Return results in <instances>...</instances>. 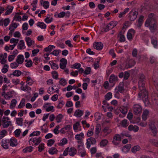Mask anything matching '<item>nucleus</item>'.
<instances>
[{"label": "nucleus", "instance_id": "nucleus-20", "mask_svg": "<svg viewBox=\"0 0 158 158\" xmlns=\"http://www.w3.org/2000/svg\"><path fill=\"white\" fill-rule=\"evenodd\" d=\"M119 110L121 113L123 114V116H121L122 117H124L127 112V107L124 106H122L119 108Z\"/></svg>", "mask_w": 158, "mask_h": 158}, {"label": "nucleus", "instance_id": "nucleus-40", "mask_svg": "<svg viewBox=\"0 0 158 158\" xmlns=\"http://www.w3.org/2000/svg\"><path fill=\"white\" fill-rule=\"evenodd\" d=\"M117 23L118 22L117 21H112L110 22L108 25L110 26V28H111V29H112L117 25Z\"/></svg>", "mask_w": 158, "mask_h": 158}, {"label": "nucleus", "instance_id": "nucleus-18", "mask_svg": "<svg viewBox=\"0 0 158 158\" xmlns=\"http://www.w3.org/2000/svg\"><path fill=\"white\" fill-rule=\"evenodd\" d=\"M10 145L12 147L15 146L18 144L17 139L15 138L12 137L10 140Z\"/></svg>", "mask_w": 158, "mask_h": 158}, {"label": "nucleus", "instance_id": "nucleus-32", "mask_svg": "<svg viewBox=\"0 0 158 158\" xmlns=\"http://www.w3.org/2000/svg\"><path fill=\"white\" fill-rule=\"evenodd\" d=\"M121 125L123 127H126L129 125V122L126 119H124L121 122Z\"/></svg>", "mask_w": 158, "mask_h": 158}, {"label": "nucleus", "instance_id": "nucleus-47", "mask_svg": "<svg viewBox=\"0 0 158 158\" xmlns=\"http://www.w3.org/2000/svg\"><path fill=\"white\" fill-rule=\"evenodd\" d=\"M59 83L60 85L63 86H64L67 84V81L64 78H62L60 80Z\"/></svg>", "mask_w": 158, "mask_h": 158}, {"label": "nucleus", "instance_id": "nucleus-15", "mask_svg": "<svg viewBox=\"0 0 158 158\" xmlns=\"http://www.w3.org/2000/svg\"><path fill=\"white\" fill-rule=\"evenodd\" d=\"M148 27L151 31L152 32H154L156 28V21L152 22Z\"/></svg>", "mask_w": 158, "mask_h": 158}, {"label": "nucleus", "instance_id": "nucleus-37", "mask_svg": "<svg viewBox=\"0 0 158 158\" xmlns=\"http://www.w3.org/2000/svg\"><path fill=\"white\" fill-rule=\"evenodd\" d=\"M101 130V126L100 124H98L97 125L95 129V133L97 135H98L99 134Z\"/></svg>", "mask_w": 158, "mask_h": 158}, {"label": "nucleus", "instance_id": "nucleus-6", "mask_svg": "<svg viewBox=\"0 0 158 158\" xmlns=\"http://www.w3.org/2000/svg\"><path fill=\"white\" fill-rule=\"evenodd\" d=\"M149 128L152 131L151 135L155 136L157 133V131L154 123H151L149 124Z\"/></svg>", "mask_w": 158, "mask_h": 158}, {"label": "nucleus", "instance_id": "nucleus-39", "mask_svg": "<svg viewBox=\"0 0 158 158\" xmlns=\"http://www.w3.org/2000/svg\"><path fill=\"white\" fill-rule=\"evenodd\" d=\"M13 8L14 7L12 6H9L7 8V9L5 13V15H7L10 14L12 12Z\"/></svg>", "mask_w": 158, "mask_h": 158}, {"label": "nucleus", "instance_id": "nucleus-54", "mask_svg": "<svg viewBox=\"0 0 158 158\" xmlns=\"http://www.w3.org/2000/svg\"><path fill=\"white\" fill-rule=\"evenodd\" d=\"M90 71L91 68L89 67H87L84 71V73L83 74V76H85L86 75L89 74L90 73Z\"/></svg>", "mask_w": 158, "mask_h": 158}, {"label": "nucleus", "instance_id": "nucleus-58", "mask_svg": "<svg viewBox=\"0 0 158 158\" xmlns=\"http://www.w3.org/2000/svg\"><path fill=\"white\" fill-rule=\"evenodd\" d=\"M52 20L53 18H50L49 17H47L44 19V21L47 23H51Z\"/></svg>", "mask_w": 158, "mask_h": 158}, {"label": "nucleus", "instance_id": "nucleus-50", "mask_svg": "<svg viewBox=\"0 0 158 158\" xmlns=\"http://www.w3.org/2000/svg\"><path fill=\"white\" fill-rule=\"evenodd\" d=\"M81 66V65L80 63H76L74 64L73 65V66L71 67V68L72 69H79L80 68Z\"/></svg>", "mask_w": 158, "mask_h": 158}, {"label": "nucleus", "instance_id": "nucleus-64", "mask_svg": "<svg viewBox=\"0 0 158 158\" xmlns=\"http://www.w3.org/2000/svg\"><path fill=\"white\" fill-rule=\"evenodd\" d=\"M28 27V25L27 23H24L22 26V28L23 30H27Z\"/></svg>", "mask_w": 158, "mask_h": 158}, {"label": "nucleus", "instance_id": "nucleus-43", "mask_svg": "<svg viewBox=\"0 0 158 158\" xmlns=\"http://www.w3.org/2000/svg\"><path fill=\"white\" fill-rule=\"evenodd\" d=\"M90 130H88L87 134L88 137H90L93 134V130L94 129V127L91 126L90 127Z\"/></svg>", "mask_w": 158, "mask_h": 158}, {"label": "nucleus", "instance_id": "nucleus-48", "mask_svg": "<svg viewBox=\"0 0 158 158\" xmlns=\"http://www.w3.org/2000/svg\"><path fill=\"white\" fill-rule=\"evenodd\" d=\"M19 65V64L16 61L10 64V67L12 69H16Z\"/></svg>", "mask_w": 158, "mask_h": 158}, {"label": "nucleus", "instance_id": "nucleus-51", "mask_svg": "<svg viewBox=\"0 0 158 158\" xmlns=\"http://www.w3.org/2000/svg\"><path fill=\"white\" fill-rule=\"evenodd\" d=\"M9 67V66L6 64L4 65V67L2 69V73H5L8 71V68Z\"/></svg>", "mask_w": 158, "mask_h": 158}, {"label": "nucleus", "instance_id": "nucleus-14", "mask_svg": "<svg viewBox=\"0 0 158 158\" xmlns=\"http://www.w3.org/2000/svg\"><path fill=\"white\" fill-rule=\"evenodd\" d=\"M2 125L4 128H7L10 126L12 127V124L11 121H3L2 120Z\"/></svg>", "mask_w": 158, "mask_h": 158}, {"label": "nucleus", "instance_id": "nucleus-9", "mask_svg": "<svg viewBox=\"0 0 158 158\" xmlns=\"http://www.w3.org/2000/svg\"><path fill=\"white\" fill-rule=\"evenodd\" d=\"M10 143L9 139H3L1 142L2 146L5 149H8L9 148V144Z\"/></svg>", "mask_w": 158, "mask_h": 158}, {"label": "nucleus", "instance_id": "nucleus-11", "mask_svg": "<svg viewBox=\"0 0 158 158\" xmlns=\"http://www.w3.org/2000/svg\"><path fill=\"white\" fill-rule=\"evenodd\" d=\"M138 13L134 11H131L129 13L130 19L131 21H134L137 18Z\"/></svg>", "mask_w": 158, "mask_h": 158}, {"label": "nucleus", "instance_id": "nucleus-41", "mask_svg": "<svg viewBox=\"0 0 158 158\" xmlns=\"http://www.w3.org/2000/svg\"><path fill=\"white\" fill-rule=\"evenodd\" d=\"M7 134V132L5 130H2L0 132V139H1Z\"/></svg>", "mask_w": 158, "mask_h": 158}, {"label": "nucleus", "instance_id": "nucleus-4", "mask_svg": "<svg viewBox=\"0 0 158 158\" xmlns=\"http://www.w3.org/2000/svg\"><path fill=\"white\" fill-rule=\"evenodd\" d=\"M133 110L135 114H140L142 112V107L139 104H135L134 106Z\"/></svg>", "mask_w": 158, "mask_h": 158}, {"label": "nucleus", "instance_id": "nucleus-12", "mask_svg": "<svg viewBox=\"0 0 158 158\" xmlns=\"http://www.w3.org/2000/svg\"><path fill=\"white\" fill-rule=\"evenodd\" d=\"M93 46L94 48L100 50L102 49L103 44L101 42H96L94 43Z\"/></svg>", "mask_w": 158, "mask_h": 158}, {"label": "nucleus", "instance_id": "nucleus-3", "mask_svg": "<svg viewBox=\"0 0 158 158\" xmlns=\"http://www.w3.org/2000/svg\"><path fill=\"white\" fill-rule=\"evenodd\" d=\"M41 141V137H32L29 140L30 144H32L34 143L35 145H38Z\"/></svg>", "mask_w": 158, "mask_h": 158}, {"label": "nucleus", "instance_id": "nucleus-8", "mask_svg": "<svg viewBox=\"0 0 158 158\" xmlns=\"http://www.w3.org/2000/svg\"><path fill=\"white\" fill-rule=\"evenodd\" d=\"M118 77L114 74H111L109 77V82L110 83L112 84V86L115 84L116 82L118 81Z\"/></svg>", "mask_w": 158, "mask_h": 158}, {"label": "nucleus", "instance_id": "nucleus-61", "mask_svg": "<svg viewBox=\"0 0 158 158\" xmlns=\"http://www.w3.org/2000/svg\"><path fill=\"white\" fill-rule=\"evenodd\" d=\"M52 77L53 78L56 79H58V74L56 71H52Z\"/></svg>", "mask_w": 158, "mask_h": 158}, {"label": "nucleus", "instance_id": "nucleus-46", "mask_svg": "<svg viewBox=\"0 0 158 158\" xmlns=\"http://www.w3.org/2000/svg\"><path fill=\"white\" fill-rule=\"evenodd\" d=\"M19 13H17L16 14V15H15L13 18V22L14 20H15L16 21H20L21 19V16L19 15H19Z\"/></svg>", "mask_w": 158, "mask_h": 158}, {"label": "nucleus", "instance_id": "nucleus-59", "mask_svg": "<svg viewBox=\"0 0 158 158\" xmlns=\"http://www.w3.org/2000/svg\"><path fill=\"white\" fill-rule=\"evenodd\" d=\"M55 142V140L53 139H50L48 140L47 145L48 146L50 147L53 145Z\"/></svg>", "mask_w": 158, "mask_h": 158}, {"label": "nucleus", "instance_id": "nucleus-35", "mask_svg": "<svg viewBox=\"0 0 158 158\" xmlns=\"http://www.w3.org/2000/svg\"><path fill=\"white\" fill-rule=\"evenodd\" d=\"M33 148L32 146H30L23 149V152L24 153L31 152L32 151Z\"/></svg>", "mask_w": 158, "mask_h": 158}, {"label": "nucleus", "instance_id": "nucleus-29", "mask_svg": "<svg viewBox=\"0 0 158 158\" xmlns=\"http://www.w3.org/2000/svg\"><path fill=\"white\" fill-rule=\"evenodd\" d=\"M20 43L18 44V48L22 50V49H24L25 47H24L25 46L24 42L23 40H21L20 41Z\"/></svg>", "mask_w": 158, "mask_h": 158}, {"label": "nucleus", "instance_id": "nucleus-60", "mask_svg": "<svg viewBox=\"0 0 158 158\" xmlns=\"http://www.w3.org/2000/svg\"><path fill=\"white\" fill-rule=\"evenodd\" d=\"M88 139L90 140L91 144H95L96 143V139L93 137H90L88 138Z\"/></svg>", "mask_w": 158, "mask_h": 158}, {"label": "nucleus", "instance_id": "nucleus-53", "mask_svg": "<svg viewBox=\"0 0 158 158\" xmlns=\"http://www.w3.org/2000/svg\"><path fill=\"white\" fill-rule=\"evenodd\" d=\"M10 22V20L9 18H6L3 20V24L5 27L7 26Z\"/></svg>", "mask_w": 158, "mask_h": 158}, {"label": "nucleus", "instance_id": "nucleus-55", "mask_svg": "<svg viewBox=\"0 0 158 158\" xmlns=\"http://www.w3.org/2000/svg\"><path fill=\"white\" fill-rule=\"evenodd\" d=\"M44 144L43 143H41L39 146L38 148V151L41 152L44 149Z\"/></svg>", "mask_w": 158, "mask_h": 158}, {"label": "nucleus", "instance_id": "nucleus-31", "mask_svg": "<svg viewBox=\"0 0 158 158\" xmlns=\"http://www.w3.org/2000/svg\"><path fill=\"white\" fill-rule=\"evenodd\" d=\"M151 42L152 44L154 45L155 48H156L157 45V42L156 37L154 36H153L151 38Z\"/></svg>", "mask_w": 158, "mask_h": 158}, {"label": "nucleus", "instance_id": "nucleus-25", "mask_svg": "<svg viewBox=\"0 0 158 158\" xmlns=\"http://www.w3.org/2000/svg\"><path fill=\"white\" fill-rule=\"evenodd\" d=\"M131 147V145L130 144H127L125 145L122 148V151L124 152H128L130 148Z\"/></svg>", "mask_w": 158, "mask_h": 158}, {"label": "nucleus", "instance_id": "nucleus-33", "mask_svg": "<svg viewBox=\"0 0 158 158\" xmlns=\"http://www.w3.org/2000/svg\"><path fill=\"white\" fill-rule=\"evenodd\" d=\"M22 74V72L20 70H15L13 71L12 75L15 77H19Z\"/></svg>", "mask_w": 158, "mask_h": 158}, {"label": "nucleus", "instance_id": "nucleus-26", "mask_svg": "<svg viewBox=\"0 0 158 158\" xmlns=\"http://www.w3.org/2000/svg\"><path fill=\"white\" fill-rule=\"evenodd\" d=\"M58 152L56 148L54 147H52L49 149L48 152L49 153L52 155L56 154Z\"/></svg>", "mask_w": 158, "mask_h": 158}, {"label": "nucleus", "instance_id": "nucleus-16", "mask_svg": "<svg viewBox=\"0 0 158 158\" xmlns=\"http://www.w3.org/2000/svg\"><path fill=\"white\" fill-rule=\"evenodd\" d=\"M77 152V149L74 147L69 148V154L71 156H73L75 155Z\"/></svg>", "mask_w": 158, "mask_h": 158}, {"label": "nucleus", "instance_id": "nucleus-22", "mask_svg": "<svg viewBox=\"0 0 158 158\" xmlns=\"http://www.w3.org/2000/svg\"><path fill=\"white\" fill-rule=\"evenodd\" d=\"M84 138V134L83 132H81L79 134L75 135V139L78 141H82L83 139Z\"/></svg>", "mask_w": 158, "mask_h": 158}, {"label": "nucleus", "instance_id": "nucleus-49", "mask_svg": "<svg viewBox=\"0 0 158 158\" xmlns=\"http://www.w3.org/2000/svg\"><path fill=\"white\" fill-rule=\"evenodd\" d=\"M16 103L17 101L16 99H14L12 100L10 105V108H13L15 106Z\"/></svg>", "mask_w": 158, "mask_h": 158}, {"label": "nucleus", "instance_id": "nucleus-57", "mask_svg": "<svg viewBox=\"0 0 158 158\" xmlns=\"http://www.w3.org/2000/svg\"><path fill=\"white\" fill-rule=\"evenodd\" d=\"M40 134V132L39 131H35L30 134V136H38Z\"/></svg>", "mask_w": 158, "mask_h": 158}, {"label": "nucleus", "instance_id": "nucleus-44", "mask_svg": "<svg viewBox=\"0 0 158 158\" xmlns=\"http://www.w3.org/2000/svg\"><path fill=\"white\" fill-rule=\"evenodd\" d=\"M119 36V41L121 42L125 41V38L124 35L121 34V32H120L118 35Z\"/></svg>", "mask_w": 158, "mask_h": 158}, {"label": "nucleus", "instance_id": "nucleus-28", "mask_svg": "<svg viewBox=\"0 0 158 158\" xmlns=\"http://www.w3.org/2000/svg\"><path fill=\"white\" fill-rule=\"evenodd\" d=\"M68 140L65 138H63L61 140L60 142L58 143V144L59 146H62L64 145L67 143Z\"/></svg>", "mask_w": 158, "mask_h": 158}, {"label": "nucleus", "instance_id": "nucleus-21", "mask_svg": "<svg viewBox=\"0 0 158 158\" xmlns=\"http://www.w3.org/2000/svg\"><path fill=\"white\" fill-rule=\"evenodd\" d=\"M84 111L80 109L77 110L74 112V115L77 117H81L83 114Z\"/></svg>", "mask_w": 158, "mask_h": 158}, {"label": "nucleus", "instance_id": "nucleus-27", "mask_svg": "<svg viewBox=\"0 0 158 158\" xmlns=\"http://www.w3.org/2000/svg\"><path fill=\"white\" fill-rule=\"evenodd\" d=\"M16 123L19 126H22L23 125V119L22 118H17L16 119Z\"/></svg>", "mask_w": 158, "mask_h": 158}, {"label": "nucleus", "instance_id": "nucleus-13", "mask_svg": "<svg viewBox=\"0 0 158 158\" xmlns=\"http://www.w3.org/2000/svg\"><path fill=\"white\" fill-rule=\"evenodd\" d=\"M135 64V61L134 60L131 59L129 60L128 63H126L125 68L126 69H128L129 68H131Z\"/></svg>", "mask_w": 158, "mask_h": 158}, {"label": "nucleus", "instance_id": "nucleus-1", "mask_svg": "<svg viewBox=\"0 0 158 158\" xmlns=\"http://www.w3.org/2000/svg\"><path fill=\"white\" fill-rule=\"evenodd\" d=\"M139 77L138 86V88L140 90V92L146 91L145 86L146 82V79L144 75L142 74H141L139 75Z\"/></svg>", "mask_w": 158, "mask_h": 158}, {"label": "nucleus", "instance_id": "nucleus-38", "mask_svg": "<svg viewBox=\"0 0 158 158\" xmlns=\"http://www.w3.org/2000/svg\"><path fill=\"white\" fill-rule=\"evenodd\" d=\"M108 143V141L107 139H103L101 141L100 143V145L101 147H104Z\"/></svg>", "mask_w": 158, "mask_h": 158}, {"label": "nucleus", "instance_id": "nucleus-30", "mask_svg": "<svg viewBox=\"0 0 158 158\" xmlns=\"http://www.w3.org/2000/svg\"><path fill=\"white\" fill-rule=\"evenodd\" d=\"M37 26L41 28L42 29H45L46 27V25L44 23L39 22L37 23Z\"/></svg>", "mask_w": 158, "mask_h": 158}, {"label": "nucleus", "instance_id": "nucleus-10", "mask_svg": "<svg viewBox=\"0 0 158 158\" xmlns=\"http://www.w3.org/2000/svg\"><path fill=\"white\" fill-rule=\"evenodd\" d=\"M77 143L78 144L77 148L78 153L81 152L82 151L85 150L84 149V144L83 143V141H78Z\"/></svg>", "mask_w": 158, "mask_h": 158}, {"label": "nucleus", "instance_id": "nucleus-52", "mask_svg": "<svg viewBox=\"0 0 158 158\" xmlns=\"http://www.w3.org/2000/svg\"><path fill=\"white\" fill-rule=\"evenodd\" d=\"M112 94L111 92L107 93L105 96L106 100H109L112 98Z\"/></svg>", "mask_w": 158, "mask_h": 158}, {"label": "nucleus", "instance_id": "nucleus-63", "mask_svg": "<svg viewBox=\"0 0 158 158\" xmlns=\"http://www.w3.org/2000/svg\"><path fill=\"white\" fill-rule=\"evenodd\" d=\"M57 46L60 47L62 48H64L65 47V45L64 43H61L60 42H57L56 43Z\"/></svg>", "mask_w": 158, "mask_h": 158}, {"label": "nucleus", "instance_id": "nucleus-56", "mask_svg": "<svg viewBox=\"0 0 158 158\" xmlns=\"http://www.w3.org/2000/svg\"><path fill=\"white\" fill-rule=\"evenodd\" d=\"M60 50H55L52 52L50 54H52L56 56L58 55L60 53Z\"/></svg>", "mask_w": 158, "mask_h": 158}, {"label": "nucleus", "instance_id": "nucleus-23", "mask_svg": "<svg viewBox=\"0 0 158 158\" xmlns=\"http://www.w3.org/2000/svg\"><path fill=\"white\" fill-rule=\"evenodd\" d=\"M19 25V23L17 24L16 23H13L12 22L9 27V30L11 31H14L15 29Z\"/></svg>", "mask_w": 158, "mask_h": 158}, {"label": "nucleus", "instance_id": "nucleus-45", "mask_svg": "<svg viewBox=\"0 0 158 158\" xmlns=\"http://www.w3.org/2000/svg\"><path fill=\"white\" fill-rule=\"evenodd\" d=\"M140 149V147L138 145L135 146L133 147L131 151L133 153H135L136 152L139 151Z\"/></svg>", "mask_w": 158, "mask_h": 158}, {"label": "nucleus", "instance_id": "nucleus-5", "mask_svg": "<svg viewBox=\"0 0 158 158\" xmlns=\"http://www.w3.org/2000/svg\"><path fill=\"white\" fill-rule=\"evenodd\" d=\"M154 14L152 13H150L148 15V18L146 20L145 22V26L148 27L150 24L152 22L156 21L154 18L153 17Z\"/></svg>", "mask_w": 158, "mask_h": 158}, {"label": "nucleus", "instance_id": "nucleus-24", "mask_svg": "<svg viewBox=\"0 0 158 158\" xmlns=\"http://www.w3.org/2000/svg\"><path fill=\"white\" fill-rule=\"evenodd\" d=\"M25 39L27 44L29 47H30L32 45L33 43H34V41H32L30 37H26Z\"/></svg>", "mask_w": 158, "mask_h": 158}, {"label": "nucleus", "instance_id": "nucleus-7", "mask_svg": "<svg viewBox=\"0 0 158 158\" xmlns=\"http://www.w3.org/2000/svg\"><path fill=\"white\" fill-rule=\"evenodd\" d=\"M135 33V31L132 29L129 30L127 34V38L130 41L131 40Z\"/></svg>", "mask_w": 158, "mask_h": 158}, {"label": "nucleus", "instance_id": "nucleus-42", "mask_svg": "<svg viewBox=\"0 0 158 158\" xmlns=\"http://www.w3.org/2000/svg\"><path fill=\"white\" fill-rule=\"evenodd\" d=\"M63 116L61 114H59L56 117V119L58 123L60 122L63 118Z\"/></svg>", "mask_w": 158, "mask_h": 158}, {"label": "nucleus", "instance_id": "nucleus-36", "mask_svg": "<svg viewBox=\"0 0 158 158\" xmlns=\"http://www.w3.org/2000/svg\"><path fill=\"white\" fill-rule=\"evenodd\" d=\"M122 138V137L121 134L119 135V134H116L114 135L113 137V139H114V140H115L118 141L120 142Z\"/></svg>", "mask_w": 158, "mask_h": 158}, {"label": "nucleus", "instance_id": "nucleus-17", "mask_svg": "<svg viewBox=\"0 0 158 158\" xmlns=\"http://www.w3.org/2000/svg\"><path fill=\"white\" fill-rule=\"evenodd\" d=\"M118 89H117V92H120L121 93H123L124 89V84L123 82H121L119 83L118 86Z\"/></svg>", "mask_w": 158, "mask_h": 158}, {"label": "nucleus", "instance_id": "nucleus-62", "mask_svg": "<svg viewBox=\"0 0 158 158\" xmlns=\"http://www.w3.org/2000/svg\"><path fill=\"white\" fill-rule=\"evenodd\" d=\"M43 6L45 9H47L48 8L49 6V3L48 1H44L43 3Z\"/></svg>", "mask_w": 158, "mask_h": 158}, {"label": "nucleus", "instance_id": "nucleus-19", "mask_svg": "<svg viewBox=\"0 0 158 158\" xmlns=\"http://www.w3.org/2000/svg\"><path fill=\"white\" fill-rule=\"evenodd\" d=\"M24 60V56L22 55H18L16 59V61L19 64H21L23 63Z\"/></svg>", "mask_w": 158, "mask_h": 158}, {"label": "nucleus", "instance_id": "nucleus-2", "mask_svg": "<svg viewBox=\"0 0 158 158\" xmlns=\"http://www.w3.org/2000/svg\"><path fill=\"white\" fill-rule=\"evenodd\" d=\"M139 96L140 98H142L145 105L146 106L149 104V102L148 98V93L146 91L140 92L139 94Z\"/></svg>", "mask_w": 158, "mask_h": 158}, {"label": "nucleus", "instance_id": "nucleus-34", "mask_svg": "<svg viewBox=\"0 0 158 158\" xmlns=\"http://www.w3.org/2000/svg\"><path fill=\"white\" fill-rule=\"evenodd\" d=\"M25 104V99L23 98L21 100L20 103L18 105V107L19 109H21L24 106Z\"/></svg>", "mask_w": 158, "mask_h": 158}]
</instances>
